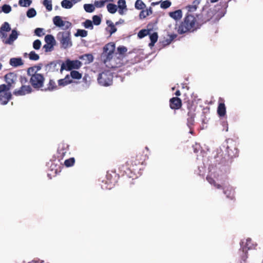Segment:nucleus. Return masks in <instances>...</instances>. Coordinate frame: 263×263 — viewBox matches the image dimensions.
I'll list each match as a JSON object with an SVG mask.
<instances>
[{"label": "nucleus", "mask_w": 263, "mask_h": 263, "mask_svg": "<svg viewBox=\"0 0 263 263\" xmlns=\"http://www.w3.org/2000/svg\"><path fill=\"white\" fill-rule=\"evenodd\" d=\"M9 64L14 67H17L23 65L24 63L21 58H13L10 59Z\"/></svg>", "instance_id": "nucleus-20"}, {"label": "nucleus", "mask_w": 263, "mask_h": 263, "mask_svg": "<svg viewBox=\"0 0 263 263\" xmlns=\"http://www.w3.org/2000/svg\"><path fill=\"white\" fill-rule=\"evenodd\" d=\"M223 193L226 195L227 197L231 200L234 199V190L231 186L224 187L223 189Z\"/></svg>", "instance_id": "nucleus-19"}, {"label": "nucleus", "mask_w": 263, "mask_h": 263, "mask_svg": "<svg viewBox=\"0 0 263 263\" xmlns=\"http://www.w3.org/2000/svg\"><path fill=\"white\" fill-rule=\"evenodd\" d=\"M20 81L22 85H25L28 82V79L24 76H21L20 78Z\"/></svg>", "instance_id": "nucleus-58"}, {"label": "nucleus", "mask_w": 263, "mask_h": 263, "mask_svg": "<svg viewBox=\"0 0 263 263\" xmlns=\"http://www.w3.org/2000/svg\"><path fill=\"white\" fill-rule=\"evenodd\" d=\"M146 11H147V12L149 13V15L152 14L153 13L152 8L151 7H149L148 9H146Z\"/></svg>", "instance_id": "nucleus-63"}, {"label": "nucleus", "mask_w": 263, "mask_h": 263, "mask_svg": "<svg viewBox=\"0 0 263 263\" xmlns=\"http://www.w3.org/2000/svg\"><path fill=\"white\" fill-rule=\"evenodd\" d=\"M146 10H142L139 14V17L141 19L145 18L146 16L149 15V13L147 12Z\"/></svg>", "instance_id": "nucleus-55"}, {"label": "nucleus", "mask_w": 263, "mask_h": 263, "mask_svg": "<svg viewBox=\"0 0 263 263\" xmlns=\"http://www.w3.org/2000/svg\"><path fill=\"white\" fill-rule=\"evenodd\" d=\"M149 30H146V29H142L138 33V36L140 39H142L145 36H146L147 34H149Z\"/></svg>", "instance_id": "nucleus-44"}, {"label": "nucleus", "mask_w": 263, "mask_h": 263, "mask_svg": "<svg viewBox=\"0 0 263 263\" xmlns=\"http://www.w3.org/2000/svg\"><path fill=\"white\" fill-rule=\"evenodd\" d=\"M182 106V101L178 97H173L170 100V106L172 109H179Z\"/></svg>", "instance_id": "nucleus-12"}, {"label": "nucleus", "mask_w": 263, "mask_h": 263, "mask_svg": "<svg viewBox=\"0 0 263 263\" xmlns=\"http://www.w3.org/2000/svg\"><path fill=\"white\" fill-rule=\"evenodd\" d=\"M197 24L196 17L187 13L183 20L176 25L175 29L179 34L194 32L197 29Z\"/></svg>", "instance_id": "nucleus-1"}, {"label": "nucleus", "mask_w": 263, "mask_h": 263, "mask_svg": "<svg viewBox=\"0 0 263 263\" xmlns=\"http://www.w3.org/2000/svg\"><path fill=\"white\" fill-rule=\"evenodd\" d=\"M83 24L86 28H90L91 29L93 28L92 22L89 20H86Z\"/></svg>", "instance_id": "nucleus-52"}, {"label": "nucleus", "mask_w": 263, "mask_h": 263, "mask_svg": "<svg viewBox=\"0 0 263 263\" xmlns=\"http://www.w3.org/2000/svg\"><path fill=\"white\" fill-rule=\"evenodd\" d=\"M57 39L59 41L61 47L64 49L69 48L72 45L69 31L59 32L57 34Z\"/></svg>", "instance_id": "nucleus-4"}, {"label": "nucleus", "mask_w": 263, "mask_h": 263, "mask_svg": "<svg viewBox=\"0 0 263 263\" xmlns=\"http://www.w3.org/2000/svg\"><path fill=\"white\" fill-rule=\"evenodd\" d=\"M84 8L87 12H92L95 10V7L92 4H85Z\"/></svg>", "instance_id": "nucleus-43"}, {"label": "nucleus", "mask_w": 263, "mask_h": 263, "mask_svg": "<svg viewBox=\"0 0 263 263\" xmlns=\"http://www.w3.org/2000/svg\"><path fill=\"white\" fill-rule=\"evenodd\" d=\"M187 125L190 128H191V127L194 124V119L196 116V113H187Z\"/></svg>", "instance_id": "nucleus-28"}, {"label": "nucleus", "mask_w": 263, "mask_h": 263, "mask_svg": "<svg viewBox=\"0 0 263 263\" xmlns=\"http://www.w3.org/2000/svg\"><path fill=\"white\" fill-rule=\"evenodd\" d=\"M0 30L4 32H9L11 30V28L8 22H4L0 28Z\"/></svg>", "instance_id": "nucleus-39"}, {"label": "nucleus", "mask_w": 263, "mask_h": 263, "mask_svg": "<svg viewBox=\"0 0 263 263\" xmlns=\"http://www.w3.org/2000/svg\"><path fill=\"white\" fill-rule=\"evenodd\" d=\"M54 24L59 27H63L64 30H67L71 27V23L68 21H64L60 16H55L53 18Z\"/></svg>", "instance_id": "nucleus-10"}, {"label": "nucleus", "mask_w": 263, "mask_h": 263, "mask_svg": "<svg viewBox=\"0 0 263 263\" xmlns=\"http://www.w3.org/2000/svg\"><path fill=\"white\" fill-rule=\"evenodd\" d=\"M172 5V3L171 1L168 0H166L163 1L161 3L160 7L162 9H167L169 8Z\"/></svg>", "instance_id": "nucleus-47"}, {"label": "nucleus", "mask_w": 263, "mask_h": 263, "mask_svg": "<svg viewBox=\"0 0 263 263\" xmlns=\"http://www.w3.org/2000/svg\"><path fill=\"white\" fill-rule=\"evenodd\" d=\"M32 91V88L30 85H23L19 89H16L13 91L15 96H24L29 93Z\"/></svg>", "instance_id": "nucleus-11"}, {"label": "nucleus", "mask_w": 263, "mask_h": 263, "mask_svg": "<svg viewBox=\"0 0 263 263\" xmlns=\"http://www.w3.org/2000/svg\"><path fill=\"white\" fill-rule=\"evenodd\" d=\"M54 45H49L46 44L43 46V49H44L46 52L51 51L53 49Z\"/></svg>", "instance_id": "nucleus-53"}, {"label": "nucleus", "mask_w": 263, "mask_h": 263, "mask_svg": "<svg viewBox=\"0 0 263 263\" xmlns=\"http://www.w3.org/2000/svg\"><path fill=\"white\" fill-rule=\"evenodd\" d=\"M169 16L175 20H180L182 16V12L180 9L175 11L170 12L168 13Z\"/></svg>", "instance_id": "nucleus-25"}, {"label": "nucleus", "mask_w": 263, "mask_h": 263, "mask_svg": "<svg viewBox=\"0 0 263 263\" xmlns=\"http://www.w3.org/2000/svg\"><path fill=\"white\" fill-rule=\"evenodd\" d=\"M61 6L65 9H70L73 6V3L69 0H63L61 2Z\"/></svg>", "instance_id": "nucleus-34"}, {"label": "nucleus", "mask_w": 263, "mask_h": 263, "mask_svg": "<svg viewBox=\"0 0 263 263\" xmlns=\"http://www.w3.org/2000/svg\"><path fill=\"white\" fill-rule=\"evenodd\" d=\"M18 33L15 30H12L11 33L10 34L8 39L6 40L4 42L6 44H11L14 40L17 38Z\"/></svg>", "instance_id": "nucleus-22"}, {"label": "nucleus", "mask_w": 263, "mask_h": 263, "mask_svg": "<svg viewBox=\"0 0 263 263\" xmlns=\"http://www.w3.org/2000/svg\"><path fill=\"white\" fill-rule=\"evenodd\" d=\"M43 5L48 11H50L52 10V6L51 0H44Z\"/></svg>", "instance_id": "nucleus-41"}, {"label": "nucleus", "mask_w": 263, "mask_h": 263, "mask_svg": "<svg viewBox=\"0 0 263 263\" xmlns=\"http://www.w3.org/2000/svg\"><path fill=\"white\" fill-rule=\"evenodd\" d=\"M186 107L188 110L187 113H195L196 105L193 100H188L186 102Z\"/></svg>", "instance_id": "nucleus-24"}, {"label": "nucleus", "mask_w": 263, "mask_h": 263, "mask_svg": "<svg viewBox=\"0 0 263 263\" xmlns=\"http://www.w3.org/2000/svg\"><path fill=\"white\" fill-rule=\"evenodd\" d=\"M45 41L46 44H50L52 45H55V40L53 35L50 34H48L45 37Z\"/></svg>", "instance_id": "nucleus-30"}, {"label": "nucleus", "mask_w": 263, "mask_h": 263, "mask_svg": "<svg viewBox=\"0 0 263 263\" xmlns=\"http://www.w3.org/2000/svg\"><path fill=\"white\" fill-rule=\"evenodd\" d=\"M82 65V63L79 60H67L66 61L65 63H62L61 67V71L62 72L64 69L67 71L71 70L72 69H79Z\"/></svg>", "instance_id": "nucleus-7"}, {"label": "nucleus", "mask_w": 263, "mask_h": 263, "mask_svg": "<svg viewBox=\"0 0 263 263\" xmlns=\"http://www.w3.org/2000/svg\"><path fill=\"white\" fill-rule=\"evenodd\" d=\"M58 89L55 82L53 79H49L48 83L46 87L43 88L42 90L45 91H52Z\"/></svg>", "instance_id": "nucleus-17"}, {"label": "nucleus", "mask_w": 263, "mask_h": 263, "mask_svg": "<svg viewBox=\"0 0 263 263\" xmlns=\"http://www.w3.org/2000/svg\"><path fill=\"white\" fill-rule=\"evenodd\" d=\"M227 151L229 156L231 158L236 157L238 156L239 152L236 147L235 144L227 146Z\"/></svg>", "instance_id": "nucleus-15"}, {"label": "nucleus", "mask_w": 263, "mask_h": 263, "mask_svg": "<svg viewBox=\"0 0 263 263\" xmlns=\"http://www.w3.org/2000/svg\"><path fill=\"white\" fill-rule=\"evenodd\" d=\"M88 32L86 30L83 29H78L77 32L74 34L76 36L85 37L87 35Z\"/></svg>", "instance_id": "nucleus-37"}, {"label": "nucleus", "mask_w": 263, "mask_h": 263, "mask_svg": "<svg viewBox=\"0 0 263 263\" xmlns=\"http://www.w3.org/2000/svg\"><path fill=\"white\" fill-rule=\"evenodd\" d=\"M112 74L110 71H104L99 74L98 81L100 85L108 86L112 84Z\"/></svg>", "instance_id": "nucleus-5"}, {"label": "nucleus", "mask_w": 263, "mask_h": 263, "mask_svg": "<svg viewBox=\"0 0 263 263\" xmlns=\"http://www.w3.org/2000/svg\"><path fill=\"white\" fill-rule=\"evenodd\" d=\"M147 158L146 155L143 154V153L139 152L135 156L131 157L129 161L130 163V165H132L134 168L139 165L143 164L146 159Z\"/></svg>", "instance_id": "nucleus-8"}, {"label": "nucleus", "mask_w": 263, "mask_h": 263, "mask_svg": "<svg viewBox=\"0 0 263 263\" xmlns=\"http://www.w3.org/2000/svg\"><path fill=\"white\" fill-rule=\"evenodd\" d=\"M213 186H214L216 189H222L223 190V189L224 188V187H222V186L220 184H218L216 182H215V183L214 184V185Z\"/></svg>", "instance_id": "nucleus-62"}, {"label": "nucleus", "mask_w": 263, "mask_h": 263, "mask_svg": "<svg viewBox=\"0 0 263 263\" xmlns=\"http://www.w3.org/2000/svg\"><path fill=\"white\" fill-rule=\"evenodd\" d=\"M106 7L108 11L111 14L115 13L117 10V5L112 3L107 4Z\"/></svg>", "instance_id": "nucleus-33"}, {"label": "nucleus", "mask_w": 263, "mask_h": 263, "mask_svg": "<svg viewBox=\"0 0 263 263\" xmlns=\"http://www.w3.org/2000/svg\"><path fill=\"white\" fill-rule=\"evenodd\" d=\"M30 76L29 82L34 89H42L44 87L45 77L43 74L32 73L28 74Z\"/></svg>", "instance_id": "nucleus-3"}, {"label": "nucleus", "mask_w": 263, "mask_h": 263, "mask_svg": "<svg viewBox=\"0 0 263 263\" xmlns=\"http://www.w3.org/2000/svg\"><path fill=\"white\" fill-rule=\"evenodd\" d=\"M216 10L214 8H210L202 13V18L204 22L211 20L216 14Z\"/></svg>", "instance_id": "nucleus-14"}, {"label": "nucleus", "mask_w": 263, "mask_h": 263, "mask_svg": "<svg viewBox=\"0 0 263 263\" xmlns=\"http://www.w3.org/2000/svg\"><path fill=\"white\" fill-rule=\"evenodd\" d=\"M57 63L54 62H51L50 63L46 64L45 67L46 69H48L49 70L54 71L57 67Z\"/></svg>", "instance_id": "nucleus-40"}, {"label": "nucleus", "mask_w": 263, "mask_h": 263, "mask_svg": "<svg viewBox=\"0 0 263 263\" xmlns=\"http://www.w3.org/2000/svg\"><path fill=\"white\" fill-rule=\"evenodd\" d=\"M79 59L85 61V64H89L93 60V57L91 54L87 53L81 55Z\"/></svg>", "instance_id": "nucleus-29"}, {"label": "nucleus", "mask_w": 263, "mask_h": 263, "mask_svg": "<svg viewBox=\"0 0 263 263\" xmlns=\"http://www.w3.org/2000/svg\"><path fill=\"white\" fill-rule=\"evenodd\" d=\"M158 34L157 32H154L149 36L151 43L149 44V46H153L158 40Z\"/></svg>", "instance_id": "nucleus-31"}, {"label": "nucleus", "mask_w": 263, "mask_h": 263, "mask_svg": "<svg viewBox=\"0 0 263 263\" xmlns=\"http://www.w3.org/2000/svg\"><path fill=\"white\" fill-rule=\"evenodd\" d=\"M12 10L11 7L7 4H4L2 7V11L5 13H9Z\"/></svg>", "instance_id": "nucleus-46"}, {"label": "nucleus", "mask_w": 263, "mask_h": 263, "mask_svg": "<svg viewBox=\"0 0 263 263\" xmlns=\"http://www.w3.org/2000/svg\"><path fill=\"white\" fill-rule=\"evenodd\" d=\"M42 64H39L32 67H30L27 69V74L38 73L37 71L40 70L42 68Z\"/></svg>", "instance_id": "nucleus-27"}, {"label": "nucleus", "mask_w": 263, "mask_h": 263, "mask_svg": "<svg viewBox=\"0 0 263 263\" xmlns=\"http://www.w3.org/2000/svg\"><path fill=\"white\" fill-rule=\"evenodd\" d=\"M201 0H194L192 5H189L187 8L188 10L187 13L191 14V13L195 11L199 4L200 3Z\"/></svg>", "instance_id": "nucleus-23"}, {"label": "nucleus", "mask_w": 263, "mask_h": 263, "mask_svg": "<svg viewBox=\"0 0 263 263\" xmlns=\"http://www.w3.org/2000/svg\"><path fill=\"white\" fill-rule=\"evenodd\" d=\"M70 79L79 80L81 79L82 74L76 70H71L69 75Z\"/></svg>", "instance_id": "nucleus-32"}, {"label": "nucleus", "mask_w": 263, "mask_h": 263, "mask_svg": "<svg viewBox=\"0 0 263 263\" xmlns=\"http://www.w3.org/2000/svg\"><path fill=\"white\" fill-rule=\"evenodd\" d=\"M36 14V12L34 8L29 9L27 12V16L29 18H31L35 16Z\"/></svg>", "instance_id": "nucleus-49"}, {"label": "nucleus", "mask_w": 263, "mask_h": 263, "mask_svg": "<svg viewBox=\"0 0 263 263\" xmlns=\"http://www.w3.org/2000/svg\"><path fill=\"white\" fill-rule=\"evenodd\" d=\"M75 162V159L74 158H70L68 159L65 160L64 164L67 167H70L73 165Z\"/></svg>", "instance_id": "nucleus-48"}, {"label": "nucleus", "mask_w": 263, "mask_h": 263, "mask_svg": "<svg viewBox=\"0 0 263 263\" xmlns=\"http://www.w3.org/2000/svg\"><path fill=\"white\" fill-rule=\"evenodd\" d=\"M207 181L212 185H214L216 181L211 176H208L206 178Z\"/></svg>", "instance_id": "nucleus-59"}, {"label": "nucleus", "mask_w": 263, "mask_h": 263, "mask_svg": "<svg viewBox=\"0 0 263 263\" xmlns=\"http://www.w3.org/2000/svg\"><path fill=\"white\" fill-rule=\"evenodd\" d=\"M118 7L119 8V13L123 15L124 14L123 10H127L125 0H119L118 2Z\"/></svg>", "instance_id": "nucleus-26"}, {"label": "nucleus", "mask_w": 263, "mask_h": 263, "mask_svg": "<svg viewBox=\"0 0 263 263\" xmlns=\"http://www.w3.org/2000/svg\"><path fill=\"white\" fill-rule=\"evenodd\" d=\"M44 29L41 28H37L34 30V33L36 35L38 36H42L44 35V33L43 32Z\"/></svg>", "instance_id": "nucleus-54"}, {"label": "nucleus", "mask_w": 263, "mask_h": 263, "mask_svg": "<svg viewBox=\"0 0 263 263\" xmlns=\"http://www.w3.org/2000/svg\"><path fill=\"white\" fill-rule=\"evenodd\" d=\"M127 51V48L123 46H120L117 48V51L118 53L121 55H124Z\"/></svg>", "instance_id": "nucleus-45"}, {"label": "nucleus", "mask_w": 263, "mask_h": 263, "mask_svg": "<svg viewBox=\"0 0 263 263\" xmlns=\"http://www.w3.org/2000/svg\"><path fill=\"white\" fill-rule=\"evenodd\" d=\"M58 82L59 86H65L73 83V81L70 79V77L69 74L66 75L64 79L59 80Z\"/></svg>", "instance_id": "nucleus-21"}, {"label": "nucleus", "mask_w": 263, "mask_h": 263, "mask_svg": "<svg viewBox=\"0 0 263 263\" xmlns=\"http://www.w3.org/2000/svg\"><path fill=\"white\" fill-rule=\"evenodd\" d=\"M28 55L29 59L32 61H37L40 59V56L34 51H31Z\"/></svg>", "instance_id": "nucleus-38"}, {"label": "nucleus", "mask_w": 263, "mask_h": 263, "mask_svg": "<svg viewBox=\"0 0 263 263\" xmlns=\"http://www.w3.org/2000/svg\"><path fill=\"white\" fill-rule=\"evenodd\" d=\"M4 95H0V103L2 105H6L12 98L10 92L4 91Z\"/></svg>", "instance_id": "nucleus-16"}, {"label": "nucleus", "mask_w": 263, "mask_h": 263, "mask_svg": "<svg viewBox=\"0 0 263 263\" xmlns=\"http://www.w3.org/2000/svg\"><path fill=\"white\" fill-rule=\"evenodd\" d=\"M92 22L95 25H99L101 23V17L99 15L93 16Z\"/></svg>", "instance_id": "nucleus-50"}, {"label": "nucleus", "mask_w": 263, "mask_h": 263, "mask_svg": "<svg viewBox=\"0 0 263 263\" xmlns=\"http://www.w3.org/2000/svg\"><path fill=\"white\" fill-rule=\"evenodd\" d=\"M32 3L31 0H19L18 4L22 7H29Z\"/></svg>", "instance_id": "nucleus-42"}, {"label": "nucleus", "mask_w": 263, "mask_h": 263, "mask_svg": "<svg viewBox=\"0 0 263 263\" xmlns=\"http://www.w3.org/2000/svg\"><path fill=\"white\" fill-rule=\"evenodd\" d=\"M105 2L106 1H100L96 2L95 6L98 8L102 7L104 6Z\"/></svg>", "instance_id": "nucleus-57"}, {"label": "nucleus", "mask_w": 263, "mask_h": 263, "mask_svg": "<svg viewBox=\"0 0 263 263\" xmlns=\"http://www.w3.org/2000/svg\"><path fill=\"white\" fill-rule=\"evenodd\" d=\"M108 26L110 28L109 30V32L110 34H112L117 31V28H116V27L111 22V23L109 25H108Z\"/></svg>", "instance_id": "nucleus-56"}, {"label": "nucleus", "mask_w": 263, "mask_h": 263, "mask_svg": "<svg viewBox=\"0 0 263 263\" xmlns=\"http://www.w3.org/2000/svg\"><path fill=\"white\" fill-rule=\"evenodd\" d=\"M217 111L219 116L221 117H224L226 114V107L224 103V99L222 98H219Z\"/></svg>", "instance_id": "nucleus-13"}, {"label": "nucleus", "mask_w": 263, "mask_h": 263, "mask_svg": "<svg viewBox=\"0 0 263 263\" xmlns=\"http://www.w3.org/2000/svg\"><path fill=\"white\" fill-rule=\"evenodd\" d=\"M6 32L0 30V36L3 39H5L7 36Z\"/></svg>", "instance_id": "nucleus-61"}, {"label": "nucleus", "mask_w": 263, "mask_h": 263, "mask_svg": "<svg viewBox=\"0 0 263 263\" xmlns=\"http://www.w3.org/2000/svg\"><path fill=\"white\" fill-rule=\"evenodd\" d=\"M41 46V42L39 40H35L33 43V47L35 50H39Z\"/></svg>", "instance_id": "nucleus-51"}, {"label": "nucleus", "mask_w": 263, "mask_h": 263, "mask_svg": "<svg viewBox=\"0 0 263 263\" xmlns=\"http://www.w3.org/2000/svg\"><path fill=\"white\" fill-rule=\"evenodd\" d=\"M115 50V44L112 42H110L105 45L101 55L102 58H104V62L105 63L112 59Z\"/></svg>", "instance_id": "nucleus-6"}, {"label": "nucleus", "mask_w": 263, "mask_h": 263, "mask_svg": "<svg viewBox=\"0 0 263 263\" xmlns=\"http://www.w3.org/2000/svg\"><path fill=\"white\" fill-rule=\"evenodd\" d=\"M200 145L196 143L195 145L193 146V147L194 148V152L195 153H198L199 151Z\"/></svg>", "instance_id": "nucleus-60"}, {"label": "nucleus", "mask_w": 263, "mask_h": 263, "mask_svg": "<svg viewBox=\"0 0 263 263\" xmlns=\"http://www.w3.org/2000/svg\"><path fill=\"white\" fill-rule=\"evenodd\" d=\"M135 6L138 10H143L146 7L145 4L141 0H137Z\"/></svg>", "instance_id": "nucleus-35"}, {"label": "nucleus", "mask_w": 263, "mask_h": 263, "mask_svg": "<svg viewBox=\"0 0 263 263\" xmlns=\"http://www.w3.org/2000/svg\"><path fill=\"white\" fill-rule=\"evenodd\" d=\"M175 95L176 96H180L181 95V92H180V90H177L175 92Z\"/></svg>", "instance_id": "nucleus-64"}, {"label": "nucleus", "mask_w": 263, "mask_h": 263, "mask_svg": "<svg viewBox=\"0 0 263 263\" xmlns=\"http://www.w3.org/2000/svg\"><path fill=\"white\" fill-rule=\"evenodd\" d=\"M118 168L122 175L125 174L129 175L130 173L135 170V168L132 165H130L129 160L127 161L124 164H119Z\"/></svg>", "instance_id": "nucleus-9"}, {"label": "nucleus", "mask_w": 263, "mask_h": 263, "mask_svg": "<svg viewBox=\"0 0 263 263\" xmlns=\"http://www.w3.org/2000/svg\"><path fill=\"white\" fill-rule=\"evenodd\" d=\"M177 36V35L176 34L168 35V37L163 42L164 45H169Z\"/></svg>", "instance_id": "nucleus-36"}, {"label": "nucleus", "mask_w": 263, "mask_h": 263, "mask_svg": "<svg viewBox=\"0 0 263 263\" xmlns=\"http://www.w3.org/2000/svg\"><path fill=\"white\" fill-rule=\"evenodd\" d=\"M68 145L62 144L58 149V157L63 159L68 151Z\"/></svg>", "instance_id": "nucleus-18"}, {"label": "nucleus", "mask_w": 263, "mask_h": 263, "mask_svg": "<svg viewBox=\"0 0 263 263\" xmlns=\"http://www.w3.org/2000/svg\"><path fill=\"white\" fill-rule=\"evenodd\" d=\"M4 79L7 85H0V94L2 92L8 91L14 87L17 80V76L14 72H9L5 76Z\"/></svg>", "instance_id": "nucleus-2"}]
</instances>
